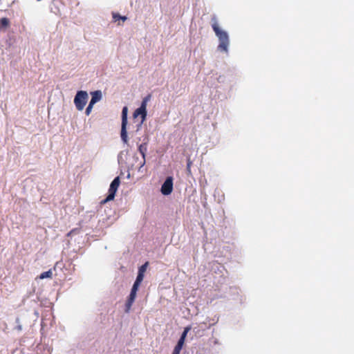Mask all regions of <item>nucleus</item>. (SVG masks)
I'll list each match as a JSON object with an SVG mask.
<instances>
[{
	"instance_id": "obj_1",
	"label": "nucleus",
	"mask_w": 354,
	"mask_h": 354,
	"mask_svg": "<svg viewBox=\"0 0 354 354\" xmlns=\"http://www.w3.org/2000/svg\"><path fill=\"white\" fill-rule=\"evenodd\" d=\"M212 27L219 40L218 50L221 52L227 53L230 44L229 36L225 31L220 29L216 17L212 18Z\"/></svg>"
},
{
	"instance_id": "obj_2",
	"label": "nucleus",
	"mask_w": 354,
	"mask_h": 354,
	"mask_svg": "<svg viewBox=\"0 0 354 354\" xmlns=\"http://www.w3.org/2000/svg\"><path fill=\"white\" fill-rule=\"evenodd\" d=\"M151 95L150 94L145 97L141 102L140 106L136 109L133 113L134 119H136L139 116L140 117V121L138 124V127H140L146 120L147 115V106L148 102L151 100Z\"/></svg>"
},
{
	"instance_id": "obj_3",
	"label": "nucleus",
	"mask_w": 354,
	"mask_h": 354,
	"mask_svg": "<svg viewBox=\"0 0 354 354\" xmlns=\"http://www.w3.org/2000/svg\"><path fill=\"white\" fill-rule=\"evenodd\" d=\"M120 177L117 176L111 182L109 189V194L105 199L102 200L100 202L101 205H104L107 202L111 201L114 199L115 193L120 186Z\"/></svg>"
},
{
	"instance_id": "obj_4",
	"label": "nucleus",
	"mask_w": 354,
	"mask_h": 354,
	"mask_svg": "<svg viewBox=\"0 0 354 354\" xmlns=\"http://www.w3.org/2000/svg\"><path fill=\"white\" fill-rule=\"evenodd\" d=\"M127 113L128 108L127 106H124L122 111V125H121V139L122 140L127 144L128 142V136L127 131Z\"/></svg>"
},
{
	"instance_id": "obj_5",
	"label": "nucleus",
	"mask_w": 354,
	"mask_h": 354,
	"mask_svg": "<svg viewBox=\"0 0 354 354\" xmlns=\"http://www.w3.org/2000/svg\"><path fill=\"white\" fill-rule=\"evenodd\" d=\"M88 100V94L86 91H80L77 93L74 103L77 110L82 111L84 108Z\"/></svg>"
},
{
	"instance_id": "obj_6",
	"label": "nucleus",
	"mask_w": 354,
	"mask_h": 354,
	"mask_svg": "<svg viewBox=\"0 0 354 354\" xmlns=\"http://www.w3.org/2000/svg\"><path fill=\"white\" fill-rule=\"evenodd\" d=\"M173 190V178L169 176L166 178L161 187V192L163 195H169Z\"/></svg>"
},
{
	"instance_id": "obj_7",
	"label": "nucleus",
	"mask_w": 354,
	"mask_h": 354,
	"mask_svg": "<svg viewBox=\"0 0 354 354\" xmlns=\"http://www.w3.org/2000/svg\"><path fill=\"white\" fill-rule=\"evenodd\" d=\"M91 100L90 101L91 104H95L97 102L100 101L102 98V92L101 91H95L91 93Z\"/></svg>"
},
{
	"instance_id": "obj_8",
	"label": "nucleus",
	"mask_w": 354,
	"mask_h": 354,
	"mask_svg": "<svg viewBox=\"0 0 354 354\" xmlns=\"http://www.w3.org/2000/svg\"><path fill=\"white\" fill-rule=\"evenodd\" d=\"M112 16H113V21L115 22H116L120 19L124 22L127 19V17L121 16V15H120V14L115 13V12H113Z\"/></svg>"
},
{
	"instance_id": "obj_9",
	"label": "nucleus",
	"mask_w": 354,
	"mask_h": 354,
	"mask_svg": "<svg viewBox=\"0 0 354 354\" xmlns=\"http://www.w3.org/2000/svg\"><path fill=\"white\" fill-rule=\"evenodd\" d=\"M52 276H53V272L50 270L46 271V272H42L39 276V279H46V278H52Z\"/></svg>"
},
{
	"instance_id": "obj_10",
	"label": "nucleus",
	"mask_w": 354,
	"mask_h": 354,
	"mask_svg": "<svg viewBox=\"0 0 354 354\" xmlns=\"http://www.w3.org/2000/svg\"><path fill=\"white\" fill-rule=\"evenodd\" d=\"M135 299H133V298H131L129 297V299L126 303V305H125V312L126 313H129L131 306H132V304L134 302Z\"/></svg>"
},
{
	"instance_id": "obj_11",
	"label": "nucleus",
	"mask_w": 354,
	"mask_h": 354,
	"mask_svg": "<svg viewBox=\"0 0 354 354\" xmlns=\"http://www.w3.org/2000/svg\"><path fill=\"white\" fill-rule=\"evenodd\" d=\"M135 299H133V298H131L129 297V299L126 303V305H125V312L126 313H129L131 306H132V304L134 302Z\"/></svg>"
},
{
	"instance_id": "obj_12",
	"label": "nucleus",
	"mask_w": 354,
	"mask_h": 354,
	"mask_svg": "<svg viewBox=\"0 0 354 354\" xmlns=\"http://www.w3.org/2000/svg\"><path fill=\"white\" fill-rule=\"evenodd\" d=\"M10 25V21L6 17H3L0 19L1 28H7Z\"/></svg>"
},
{
	"instance_id": "obj_13",
	"label": "nucleus",
	"mask_w": 354,
	"mask_h": 354,
	"mask_svg": "<svg viewBox=\"0 0 354 354\" xmlns=\"http://www.w3.org/2000/svg\"><path fill=\"white\" fill-rule=\"evenodd\" d=\"M192 165V161L191 160L190 158H188L187 160V172L188 174H191V167Z\"/></svg>"
},
{
	"instance_id": "obj_14",
	"label": "nucleus",
	"mask_w": 354,
	"mask_h": 354,
	"mask_svg": "<svg viewBox=\"0 0 354 354\" xmlns=\"http://www.w3.org/2000/svg\"><path fill=\"white\" fill-rule=\"evenodd\" d=\"M191 328L189 326L185 327L184 331L183 332L180 338H183V339H185L187 333L190 330Z\"/></svg>"
},
{
	"instance_id": "obj_15",
	"label": "nucleus",
	"mask_w": 354,
	"mask_h": 354,
	"mask_svg": "<svg viewBox=\"0 0 354 354\" xmlns=\"http://www.w3.org/2000/svg\"><path fill=\"white\" fill-rule=\"evenodd\" d=\"M147 266H148V262H146L141 267H140L138 273H142L144 274L145 272L146 271Z\"/></svg>"
},
{
	"instance_id": "obj_16",
	"label": "nucleus",
	"mask_w": 354,
	"mask_h": 354,
	"mask_svg": "<svg viewBox=\"0 0 354 354\" xmlns=\"http://www.w3.org/2000/svg\"><path fill=\"white\" fill-rule=\"evenodd\" d=\"M143 278H144V274L142 273H138L135 282H138V283L140 284V283L143 280Z\"/></svg>"
},
{
	"instance_id": "obj_17",
	"label": "nucleus",
	"mask_w": 354,
	"mask_h": 354,
	"mask_svg": "<svg viewBox=\"0 0 354 354\" xmlns=\"http://www.w3.org/2000/svg\"><path fill=\"white\" fill-rule=\"evenodd\" d=\"M93 105L94 104H91V102H89V104L87 106V108L86 109V111H85V113H86V115H88L91 113Z\"/></svg>"
},
{
	"instance_id": "obj_18",
	"label": "nucleus",
	"mask_w": 354,
	"mask_h": 354,
	"mask_svg": "<svg viewBox=\"0 0 354 354\" xmlns=\"http://www.w3.org/2000/svg\"><path fill=\"white\" fill-rule=\"evenodd\" d=\"M139 149V151L140 152V153H142V156L145 157L146 147L143 145H140L139 146V149Z\"/></svg>"
},
{
	"instance_id": "obj_19",
	"label": "nucleus",
	"mask_w": 354,
	"mask_h": 354,
	"mask_svg": "<svg viewBox=\"0 0 354 354\" xmlns=\"http://www.w3.org/2000/svg\"><path fill=\"white\" fill-rule=\"evenodd\" d=\"M140 284L138 282H134L133 287L131 288V292H137Z\"/></svg>"
},
{
	"instance_id": "obj_20",
	"label": "nucleus",
	"mask_w": 354,
	"mask_h": 354,
	"mask_svg": "<svg viewBox=\"0 0 354 354\" xmlns=\"http://www.w3.org/2000/svg\"><path fill=\"white\" fill-rule=\"evenodd\" d=\"M184 342H185V339H183V338H180L177 344L176 345V346L182 348L184 344Z\"/></svg>"
},
{
	"instance_id": "obj_21",
	"label": "nucleus",
	"mask_w": 354,
	"mask_h": 354,
	"mask_svg": "<svg viewBox=\"0 0 354 354\" xmlns=\"http://www.w3.org/2000/svg\"><path fill=\"white\" fill-rule=\"evenodd\" d=\"M181 349L182 348H180L179 347L175 346L172 354H180Z\"/></svg>"
},
{
	"instance_id": "obj_22",
	"label": "nucleus",
	"mask_w": 354,
	"mask_h": 354,
	"mask_svg": "<svg viewBox=\"0 0 354 354\" xmlns=\"http://www.w3.org/2000/svg\"><path fill=\"white\" fill-rule=\"evenodd\" d=\"M129 297L133 298V299H135L136 297V292L131 291L130 295H129Z\"/></svg>"
},
{
	"instance_id": "obj_23",
	"label": "nucleus",
	"mask_w": 354,
	"mask_h": 354,
	"mask_svg": "<svg viewBox=\"0 0 354 354\" xmlns=\"http://www.w3.org/2000/svg\"><path fill=\"white\" fill-rule=\"evenodd\" d=\"M74 231H75V230H72L71 232H69L68 233V234H67V235H68V236H70L71 234H72L73 233V232H74Z\"/></svg>"
}]
</instances>
